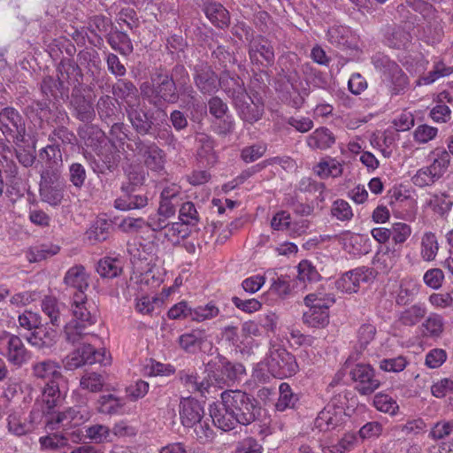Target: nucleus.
<instances>
[{
	"mask_svg": "<svg viewBox=\"0 0 453 453\" xmlns=\"http://www.w3.org/2000/svg\"><path fill=\"white\" fill-rule=\"evenodd\" d=\"M72 319L64 327V336L67 342L75 345L89 337L96 335L90 332L97 321V309L85 293L75 292L70 301Z\"/></svg>",
	"mask_w": 453,
	"mask_h": 453,
	"instance_id": "1",
	"label": "nucleus"
},
{
	"mask_svg": "<svg viewBox=\"0 0 453 453\" xmlns=\"http://www.w3.org/2000/svg\"><path fill=\"white\" fill-rule=\"evenodd\" d=\"M372 64L380 73L381 81L388 88L391 96L405 94L409 88L410 81L396 62L378 52L372 57Z\"/></svg>",
	"mask_w": 453,
	"mask_h": 453,
	"instance_id": "2",
	"label": "nucleus"
},
{
	"mask_svg": "<svg viewBox=\"0 0 453 453\" xmlns=\"http://www.w3.org/2000/svg\"><path fill=\"white\" fill-rule=\"evenodd\" d=\"M220 398L232 411L240 425L248 426L260 416L261 410L257 401L244 391L225 390L220 394Z\"/></svg>",
	"mask_w": 453,
	"mask_h": 453,
	"instance_id": "3",
	"label": "nucleus"
},
{
	"mask_svg": "<svg viewBox=\"0 0 453 453\" xmlns=\"http://www.w3.org/2000/svg\"><path fill=\"white\" fill-rule=\"evenodd\" d=\"M152 84L143 82L141 87V94L150 104L158 106L161 102L176 104L179 100L184 104V97L173 81L169 79L168 73H157L151 78Z\"/></svg>",
	"mask_w": 453,
	"mask_h": 453,
	"instance_id": "4",
	"label": "nucleus"
},
{
	"mask_svg": "<svg viewBox=\"0 0 453 453\" xmlns=\"http://www.w3.org/2000/svg\"><path fill=\"white\" fill-rule=\"evenodd\" d=\"M209 375L213 377L219 388L231 386L240 381L246 374L245 367L241 363L231 362L222 355H218L215 360L208 364Z\"/></svg>",
	"mask_w": 453,
	"mask_h": 453,
	"instance_id": "5",
	"label": "nucleus"
},
{
	"mask_svg": "<svg viewBox=\"0 0 453 453\" xmlns=\"http://www.w3.org/2000/svg\"><path fill=\"white\" fill-rule=\"evenodd\" d=\"M127 148L142 158L144 165L153 172L165 169L166 154L156 142L135 137L130 140Z\"/></svg>",
	"mask_w": 453,
	"mask_h": 453,
	"instance_id": "6",
	"label": "nucleus"
},
{
	"mask_svg": "<svg viewBox=\"0 0 453 453\" xmlns=\"http://www.w3.org/2000/svg\"><path fill=\"white\" fill-rule=\"evenodd\" d=\"M266 365L271 374L280 379L293 376L299 369L295 356L280 346L270 349Z\"/></svg>",
	"mask_w": 453,
	"mask_h": 453,
	"instance_id": "7",
	"label": "nucleus"
},
{
	"mask_svg": "<svg viewBox=\"0 0 453 453\" xmlns=\"http://www.w3.org/2000/svg\"><path fill=\"white\" fill-rule=\"evenodd\" d=\"M0 131L6 141L15 144L23 142L26 136V123L21 114L13 107L0 111Z\"/></svg>",
	"mask_w": 453,
	"mask_h": 453,
	"instance_id": "8",
	"label": "nucleus"
},
{
	"mask_svg": "<svg viewBox=\"0 0 453 453\" xmlns=\"http://www.w3.org/2000/svg\"><path fill=\"white\" fill-rule=\"evenodd\" d=\"M0 355L16 368H20L31 358V353L22 340L9 333H4V335L0 338Z\"/></svg>",
	"mask_w": 453,
	"mask_h": 453,
	"instance_id": "9",
	"label": "nucleus"
},
{
	"mask_svg": "<svg viewBox=\"0 0 453 453\" xmlns=\"http://www.w3.org/2000/svg\"><path fill=\"white\" fill-rule=\"evenodd\" d=\"M40 196L43 202L58 205L64 197L65 182L54 170L43 171L41 174Z\"/></svg>",
	"mask_w": 453,
	"mask_h": 453,
	"instance_id": "10",
	"label": "nucleus"
},
{
	"mask_svg": "<svg viewBox=\"0 0 453 453\" xmlns=\"http://www.w3.org/2000/svg\"><path fill=\"white\" fill-rule=\"evenodd\" d=\"M248 53L254 65L268 67L274 64L275 54L272 42L263 35L254 36L250 40Z\"/></svg>",
	"mask_w": 453,
	"mask_h": 453,
	"instance_id": "11",
	"label": "nucleus"
},
{
	"mask_svg": "<svg viewBox=\"0 0 453 453\" xmlns=\"http://www.w3.org/2000/svg\"><path fill=\"white\" fill-rule=\"evenodd\" d=\"M349 375L356 383L355 389L363 395L372 394L380 385L373 368L368 364L354 365L349 371Z\"/></svg>",
	"mask_w": 453,
	"mask_h": 453,
	"instance_id": "12",
	"label": "nucleus"
},
{
	"mask_svg": "<svg viewBox=\"0 0 453 453\" xmlns=\"http://www.w3.org/2000/svg\"><path fill=\"white\" fill-rule=\"evenodd\" d=\"M193 80L197 89L204 95H211L218 91L220 78L207 62H198L193 68Z\"/></svg>",
	"mask_w": 453,
	"mask_h": 453,
	"instance_id": "13",
	"label": "nucleus"
},
{
	"mask_svg": "<svg viewBox=\"0 0 453 453\" xmlns=\"http://www.w3.org/2000/svg\"><path fill=\"white\" fill-rule=\"evenodd\" d=\"M372 279L370 268L361 266L343 273L335 282L336 288L343 293H357L361 283H367Z\"/></svg>",
	"mask_w": 453,
	"mask_h": 453,
	"instance_id": "14",
	"label": "nucleus"
},
{
	"mask_svg": "<svg viewBox=\"0 0 453 453\" xmlns=\"http://www.w3.org/2000/svg\"><path fill=\"white\" fill-rule=\"evenodd\" d=\"M70 109L73 116L82 122L88 123L95 119L96 111L92 99L86 96L80 88H74L72 92Z\"/></svg>",
	"mask_w": 453,
	"mask_h": 453,
	"instance_id": "15",
	"label": "nucleus"
},
{
	"mask_svg": "<svg viewBox=\"0 0 453 453\" xmlns=\"http://www.w3.org/2000/svg\"><path fill=\"white\" fill-rule=\"evenodd\" d=\"M168 75L173 84L178 87L182 97H184V105L193 106L196 102L197 95L190 84L189 74L186 67L183 65L177 64L173 67L171 73Z\"/></svg>",
	"mask_w": 453,
	"mask_h": 453,
	"instance_id": "16",
	"label": "nucleus"
},
{
	"mask_svg": "<svg viewBox=\"0 0 453 453\" xmlns=\"http://www.w3.org/2000/svg\"><path fill=\"white\" fill-rule=\"evenodd\" d=\"M180 418L185 427H193L204 416L202 403L192 397L182 398L180 402Z\"/></svg>",
	"mask_w": 453,
	"mask_h": 453,
	"instance_id": "17",
	"label": "nucleus"
},
{
	"mask_svg": "<svg viewBox=\"0 0 453 453\" xmlns=\"http://www.w3.org/2000/svg\"><path fill=\"white\" fill-rule=\"evenodd\" d=\"M128 119L135 130L141 135L150 134L154 125L152 115L149 114L139 104H130L127 107Z\"/></svg>",
	"mask_w": 453,
	"mask_h": 453,
	"instance_id": "18",
	"label": "nucleus"
},
{
	"mask_svg": "<svg viewBox=\"0 0 453 453\" xmlns=\"http://www.w3.org/2000/svg\"><path fill=\"white\" fill-rule=\"evenodd\" d=\"M239 117L245 122L253 124L262 117L264 108L258 101L255 102L247 93L246 97L242 96L234 104Z\"/></svg>",
	"mask_w": 453,
	"mask_h": 453,
	"instance_id": "19",
	"label": "nucleus"
},
{
	"mask_svg": "<svg viewBox=\"0 0 453 453\" xmlns=\"http://www.w3.org/2000/svg\"><path fill=\"white\" fill-rule=\"evenodd\" d=\"M210 415L214 425L223 431H230L238 424L234 413L222 399L211 405Z\"/></svg>",
	"mask_w": 453,
	"mask_h": 453,
	"instance_id": "20",
	"label": "nucleus"
},
{
	"mask_svg": "<svg viewBox=\"0 0 453 453\" xmlns=\"http://www.w3.org/2000/svg\"><path fill=\"white\" fill-rule=\"evenodd\" d=\"M342 408L334 404H327L317 416L314 421L315 427L320 432L330 431L342 423Z\"/></svg>",
	"mask_w": 453,
	"mask_h": 453,
	"instance_id": "21",
	"label": "nucleus"
},
{
	"mask_svg": "<svg viewBox=\"0 0 453 453\" xmlns=\"http://www.w3.org/2000/svg\"><path fill=\"white\" fill-rule=\"evenodd\" d=\"M124 195L114 201V207L120 211H130L144 208L149 202L146 195L136 194L134 189L128 187H122Z\"/></svg>",
	"mask_w": 453,
	"mask_h": 453,
	"instance_id": "22",
	"label": "nucleus"
},
{
	"mask_svg": "<svg viewBox=\"0 0 453 453\" xmlns=\"http://www.w3.org/2000/svg\"><path fill=\"white\" fill-rule=\"evenodd\" d=\"M41 309L52 326H59L63 322L65 304L53 296H45L41 302Z\"/></svg>",
	"mask_w": 453,
	"mask_h": 453,
	"instance_id": "23",
	"label": "nucleus"
},
{
	"mask_svg": "<svg viewBox=\"0 0 453 453\" xmlns=\"http://www.w3.org/2000/svg\"><path fill=\"white\" fill-rule=\"evenodd\" d=\"M63 282L67 287L76 289L75 292L85 293L89 286L88 274L82 265H75L67 270Z\"/></svg>",
	"mask_w": 453,
	"mask_h": 453,
	"instance_id": "24",
	"label": "nucleus"
},
{
	"mask_svg": "<svg viewBox=\"0 0 453 453\" xmlns=\"http://www.w3.org/2000/svg\"><path fill=\"white\" fill-rule=\"evenodd\" d=\"M221 88L232 99L233 104L242 96L246 97V88L243 81L236 74L228 72L224 73L220 77Z\"/></svg>",
	"mask_w": 453,
	"mask_h": 453,
	"instance_id": "25",
	"label": "nucleus"
},
{
	"mask_svg": "<svg viewBox=\"0 0 453 453\" xmlns=\"http://www.w3.org/2000/svg\"><path fill=\"white\" fill-rule=\"evenodd\" d=\"M60 365L51 359L35 362L32 366V373L37 379L48 380L49 381L63 379L60 372Z\"/></svg>",
	"mask_w": 453,
	"mask_h": 453,
	"instance_id": "26",
	"label": "nucleus"
},
{
	"mask_svg": "<svg viewBox=\"0 0 453 453\" xmlns=\"http://www.w3.org/2000/svg\"><path fill=\"white\" fill-rule=\"evenodd\" d=\"M57 331L44 326H39L27 338L32 346L42 350L50 349L57 343Z\"/></svg>",
	"mask_w": 453,
	"mask_h": 453,
	"instance_id": "27",
	"label": "nucleus"
},
{
	"mask_svg": "<svg viewBox=\"0 0 453 453\" xmlns=\"http://www.w3.org/2000/svg\"><path fill=\"white\" fill-rule=\"evenodd\" d=\"M306 143L311 150H325L335 143V136L330 129L321 127L308 135Z\"/></svg>",
	"mask_w": 453,
	"mask_h": 453,
	"instance_id": "28",
	"label": "nucleus"
},
{
	"mask_svg": "<svg viewBox=\"0 0 453 453\" xmlns=\"http://www.w3.org/2000/svg\"><path fill=\"white\" fill-rule=\"evenodd\" d=\"M444 319L438 313H430L419 326L421 334L426 338L439 339L444 331Z\"/></svg>",
	"mask_w": 453,
	"mask_h": 453,
	"instance_id": "29",
	"label": "nucleus"
},
{
	"mask_svg": "<svg viewBox=\"0 0 453 453\" xmlns=\"http://www.w3.org/2000/svg\"><path fill=\"white\" fill-rule=\"evenodd\" d=\"M8 432L14 436H23L32 431V426L27 421L24 413L19 411L10 412L6 418Z\"/></svg>",
	"mask_w": 453,
	"mask_h": 453,
	"instance_id": "30",
	"label": "nucleus"
},
{
	"mask_svg": "<svg viewBox=\"0 0 453 453\" xmlns=\"http://www.w3.org/2000/svg\"><path fill=\"white\" fill-rule=\"evenodd\" d=\"M427 314V309L422 303H417L402 311L398 315V322L404 326H415Z\"/></svg>",
	"mask_w": 453,
	"mask_h": 453,
	"instance_id": "31",
	"label": "nucleus"
},
{
	"mask_svg": "<svg viewBox=\"0 0 453 453\" xmlns=\"http://www.w3.org/2000/svg\"><path fill=\"white\" fill-rule=\"evenodd\" d=\"M420 284L412 277H404L400 281L395 302L398 305H406L418 294Z\"/></svg>",
	"mask_w": 453,
	"mask_h": 453,
	"instance_id": "32",
	"label": "nucleus"
},
{
	"mask_svg": "<svg viewBox=\"0 0 453 453\" xmlns=\"http://www.w3.org/2000/svg\"><path fill=\"white\" fill-rule=\"evenodd\" d=\"M205 342V334L202 330H192L179 336L178 343L181 349L187 353H196L201 349Z\"/></svg>",
	"mask_w": 453,
	"mask_h": 453,
	"instance_id": "33",
	"label": "nucleus"
},
{
	"mask_svg": "<svg viewBox=\"0 0 453 453\" xmlns=\"http://www.w3.org/2000/svg\"><path fill=\"white\" fill-rule=\"evenodd\" d=\"M208 19L217 27H227L230 22L228 11L219 3H211L204 6Z\"/></svg>",
	"mask_w": 453,
	"mask_h": 453,
	"instance_id": "34",
	"label": "nucleus"
},
{
	"mask_svg": "<svg viewBox=\"0 0 453 453\" xmlns=\"http://www.w3.org/2000/svg\"><path fill=\"white\" fill-rule=\"evenodd\" d=\"M96 270L102 278L113 279L122 273L123 263L119 258L104 257L97 262Z\"/></svg>",
	"mask_w": 453,
	"mask_h": 453,
	"instance_id": "35",
	"label": "nucleus"
},
{
	"mask_svg": "<svg viewBox=\"0 0 453 453\" xmlns=\"http://www.w3.org/2000/svg\"><path fill=\"white\" fill-rule=\"evenodd\" d=\"M77 133L87 147L96 148L104 141V133L96 125L86 123L79 127Z\"/></svg>",
	"mask_w": 453,
	"mask_h": 453,
	"instance_id": "36",
	"label": "nucleus"
},
{
	"mask_svg": "<svg viewBox=\"0 0 453 453\" xmlns=\"http://www.w3.org/2000/svg\"><path fill=\"white\" fill-rule=\"evenodd\" d=\"M196 142L199 157L204 159L208 165H213L216 162V154L214 150L215 142L212 137L204 133H197Z\"/></svg>",
	"mask_w": 453,
	"mask_h": 453,
	"instance_id": "37",
	"label": "nucleus"
},
{
	"mask_svg": "<svg viewBox=\"0 0 453 453\" xmlns=\"http://www.w3.org/2000/svg\"><path fill=\"white\" fill-rule=\"evenodd\" d=\"M334 303V296L331 293H326L324 289H318L304 297L305 305L311 307V309H324V311H329V308Z\"/></svg>",
	"mask_w": 453,
	"mask_h": 453,
	"instance_id": "38",
	"label": "nucleus"
},
{
	"mask_svg": "<svg viewBox=\"0 0 453 453\" xmlns=\"http://www.w3.org/2000/svg\"><path fill=\"white\" fill-rule=\"evenodd\" d=\"M58 78L65 85L68 83L80 84L82 80V73L79 65L72 60L62 61L58 68Z\"/></svg>",
	"mask_w": 453,
	"mask_h": 453,
	"instance_id": "39",
	"label": "nucleus"
},
{
	"mask_svg": "<svg viewBox=\"0 0 453 453\" xmlns=\"http://www.w3.org/2000/svg\"><path fill=\"white\" fill-rule=\"evenodd\" d=\"M107 42L111 49L119 51L121 55L128 56L134 50L132 41L125 32L119 30L114 31L108 36Z\"/></svg>",
	"mask_w": 453,
	"mask_h": 453,
	"instance_id": "40",
	"label": "nucleus"
},
{
	"mask_svg": "<svg viewBox=\"0 0 453 453\" xmlns=\"http://www.w3.org/2000/svg\"><path fill=\"white\" fill-rule=\"evenodd\" d=\"M438 250L439 243L436 235L432 232H426L421 237L420 257L424 261H434Z\"/></svg>",
	"mask_w": 453,
	"mask_h": 453,
	"instance_id": "41",
	"label": "nucleus"
},
{
	"mask_svg": "<svg viewBox=\"0 0 453 453\" xmlns=\"http://www.w3.org/2000/svg\"><path fill=\"white\" fill-rule=\"evenodd\" d=\"M387 44L395 49H403L411 42V36L401 27H390L385 36Z\"/></svg>",
	"mask_w": 453,
	"mask_h": 453,
	"instance_id": "42",
	"label": "nucleus"
},
{
	"mask_svg": "<svg viewBox=\"0 0 453 453\" xmlns=\"http://www.w3.org/2000/svg\"><path fill=\"white\" fill-rule=\"evenodd\" d=\"M112 228L111 221L97 219L87 231V235L90 241L104 242L109 238Z\"/></svg>",
	"mask_w": 453,
	"mask_h": 453,
	"instance_id": "43",
	"label": "nucleus"
},
{
	"mask_svg": "<svg viewBox=\"0 0 453 453\" xmlns=\"http://www.w3.org/2000/svg\"><path fill=\"white\" fill-rule=\"evenodd\" d=\"M41 90L48 98H58L67 95L69 88L61 82L58 77L54 79L51 76H46L41 83Z\"/></svg>",
	"mask_w": 453,
	"mask_h": 453,
	"instance_id": "44",
	"label": "nucleus"
},
{
	"mask_svg": "<svg viewBox=\"0 0 453 453\" xmlns=\"http://www.w3.org/2000/svg\"><path fill=\"white\" fill-rule=\"evenodd\" d=\"M453 73V67L448 66L442 61H437L434 64L433 69L426 75L419 77L416 83L417 86L430 85L441 77L449 76Z\"/></svg>",
	"mask_w": 453,
	"mask_h": 453,
	"instance_id": "45",
	"label": "nucleus"
},
{
	"mask_svg": "<svg viewBox=\"0 0 453 453\" xmlns=\"http://www.w3.org/2000/svg\"><path fill=\"white\" fill-rule=\"evenodd\" d=\"M124 406L122 400L114 395H104L97 400V411L104 414H118Z\"/></svg>",
	"mask_w": 453,
	"mask_h": 453,
	"instance_id": "46",
	"label": "nucleus"
},
{
	"mask_svg": "<svg viewBox=\"0 0 453 453\" xmlns=\"http://www.w3.org/2000/svg\"><path fill=\"white\" fill-rule=\"evenodd\" d=\"M303 321L311 327H325L329 323V311L309 307V311H305L303 315Z\"/></svg>",
	"mask_w": 453,
	"mask_h": 453,
	"instance_id": "47",
	"label": "nucleus"
},
{
	"mask_svg": "<svg viewBox=\"0 0 453 453\" xmlns=\"http://www.w3.org/2000/svg\"><path fill=\"white\" fill-rule=\"evenodd\" d=\"M314 172L322 179L329 176L336 178L342 174V165L335 158L329 157L328 160L320 161L314 167Z\"/></svg>",
	"mask_w": 453,
	"mask_h": 453,
	"instance_id": "48",
	"label": "nucleus"
},
{
	"mask_svg": "<svg viewBox=\"0 0 453 453\" xmlns=\"http://www.w3.org/2000/svg\"><path fill=\"white\" fill-rule=\"evenodd\" d=\"M119 155L112 150H105L98 154V162H95L96 167L94 171L105 174L107 172H112L118 165Z\"/></svg>",
	"mask_w": 453,
	"mask_h": 453,
	"instance_id": "49",
	"label": "nucleus"
},
{
	"mask_svg": "<svg viewBox=\"0 0 453 453\" xmlns=\"http://www.w3.org/2000/svg\"><path fill=\"white\" fill-rule=\"evenodd\" d=\"M430 157L433 160L430 166L436 171L441 178L447 172L450 164L449 153L443 148H436L431 152Z\"/></svg>",
	"mask_w": 453,
	"mask_h": 453,
	"instance_id": "50",
	"label": "nucleus"
},
{
	"mask_svg": "<svg viewBox=\"0 0 453 453\" xmlns=\"http://www.w3.org/2000/svg\"><path fill=\"white\" fill-rule=\"evenodd\" d=\"M265 276L271 277V287L270 290L279 296L284 297L290 293V277L288 275H277L273 271H268Z\"/></svg>",
	"mask_w": 453,
	"mask_h": 453,
	"instance_id": "51",
	"label": "nucleus"
},
{
	"mask_svg": "<svg viewBox=\"0 0 453 453\" xmlns=\"http://www.w3.org/2000/svg\"><path fill=\"white\" fill-rule=\"evenodd\" d=\"M104 382L105 379L103 374L96 372H86L81 378L80 386L82 389L96 393L103 389Z\"/></svg>",
	"mask_w": 453,
	"mask_h": 453,
	"instance_id": "52",
	"label": "nucleus"
},
{
	"mask_svg": "<svg viewBox=\"0 0 453 453\" xmlns=\"http://www.w3.org/2000/svg\"><path fill=\"white\" fill-rule=\"evenodd\" d=\"M280 396L276 403V409L283 411L288 408H294L298 401V396L295 395L288 383L282 382L279 387Z\"/></svg>",
	"mask_w": 453,
	"mask_h": 453,
	"instance_id": "53",
	"label": "nucleus"
},
{
	"mask_svg": "<svg viewBox=\"0 0 453 453\" xmlns=\"http://www.w3.org/2000/svg\"><path fill=\"white\" fill-rule=\"evenodd\" d=\"M398 260L399 255L395 250H387L377 255L375 263L381 273H388L395 266Z\"/></svg>",
	"mask_w": 453,
	"mask_h": 453,
	"instance_id": "54",
	"label": "nucleus"
},
{
	"mask_svg": "<svg viewBox=\"0 0 453 453\" xmlns=\"http://www.w3.org/2000/svg\"><path fill=\"white\" fill-rule=\"evenodd\" d=\"M61 392L59 390L58 380L49 381L42 391L43 402L49 410L58 405L61 400Z\"/></svg>",
	"mask_w": 453,
	"mask_h": 453,
	"instance_id": "55",
	"label": "nucleus"
},
{
	"mask_svg": "<svg viewBox=\"0 0 453 453\" xmlns=\"http://www.w3.org/2000/svg\"><path fill=\"white\" fill-rule=\"evenodd\" d=\"M81 357L80 349L77 348L62 360L63 366L66 370L73 371L82 365L95 364V358Z\"/></svg>",
	"mask_w": 453,
	"mask_h": 453,
	"instance_id": "56",
	"label": "nucleus"
},
{
	"mask_svg": "<svg viewBox=\"0 0 453 453\" xmlns=\"http://www.w3.org/2000/svg\"><path fill=\"white\" fill-rule=\"evenodd\" d=\"M219 312V308L212 303H209L203 306H197L194 309L191 308L189 317L190 320L202 322L215 318L218 316Z\"/></svg>",
	"mask_w": 453,
	"mask_h": 453,
	"instance_id": "57",
	"label": "nucleus"
},
{
	"mask_svg": "<svg viewBox=\"0 0 453 453\" xmlns=\"http://www.w3.org/2000/svg\"><path fill=\"white\" fill-rule=\"evenodd\" d=\"M87 436L96 443L112 441L111 429L104 425H93L87 428Z\"/></svg>",
	"mask_w": 453,
	"mask_h": 453,
	"instance_id": "58",
	"label": "nucleus"
},
{
	"mask_svg": "<svg viewBox=\"0 0 453 453\" xmlns=\"http://www.w3.org/2000/svg\"><path fill=\"white\" fill-rule=\"evenodd\" d=\"M179 219L186 226H196L199 222V214L192 202L181 203L179 210Z\"/></svg>",
	"mask_w": 453,
	"mask_h": 453,
	"instance_id": "59",
	"label": "nucleus"
},
{
	"mask_svg": "<svg viewBox=\"0 0 453 453\" xmlns=\"http://www.w3.org/2000/svg\"><path fill=\"white\" fill-rule=\"evenodd\" d=\"M59 246L50 243H44L32 247L30 249L31 257L29 258V260L33 262H37L46 259L58 254L59 252Z\"/></svg>",
	"mask_w": 453,
	"mask_h": 453,
	"instance_id": "60",
	"label": "nucleus"
},
{
	"mask_svg": "<svg viewBox=\"0 0 453 453\" xmlns=\"http://www.w3.org/2000/svg\"><path fill=\"white\" fill-rule=\"evenodd\" d=\"M189 234V230L182 221L168 224L165 230V236L168 241L176 243Z\"/></svg>",
	"mask_w": 453,
	"mask_h": 453,
	"instance_id": "61",
	"label": "nucleus"
},
{
	"mask_svg": "<svg viewBox=\"0 0 453 453\" xmlns=\"http://www.w3.org/2000/svg\"><path fill=\"white\" fill-rule=\"evenodd\" d=\"M441 177L430 165L419 169L412 177V181L416 186L426 187L434 183Z\"/></svg>",
	"mask_w": 453,
	"mask_h": 453,
	"instance_id": "62",
	"label": "nucleus"
},
{
	"mask_svg": "<svg viewBox=\"0 0 453 453\" xmlns=\"http://www.w3.org/2000/svg\"><path fill=\"white\" fill-rule=\"evenodd\" d=\"M373 405L378 411L390 415H395L399 408L396 402L385 394H377L373 399Z\"/></svg>",
	"mask_w": 453,
	"mask_h": 453,
	"instance_id": "63",
	"label": "nucleus"
},
{
	"mask_svg": "<svg viewBox=\"0 0 453 453\" xmlns=\"http://www.w3.org/2000/svg\"><path fill=\"white\" fill-rule=\"evenodd\" d=\"M376 332L375 326L369 322L364 323L359 326L357 332V339L360 350H364L373 341Z\"/></svg>",
	"mask_w": 453,
	"mask_h": 453,
	"instance_id": "64",
	"label": "nucleus"
}]
</instances>
